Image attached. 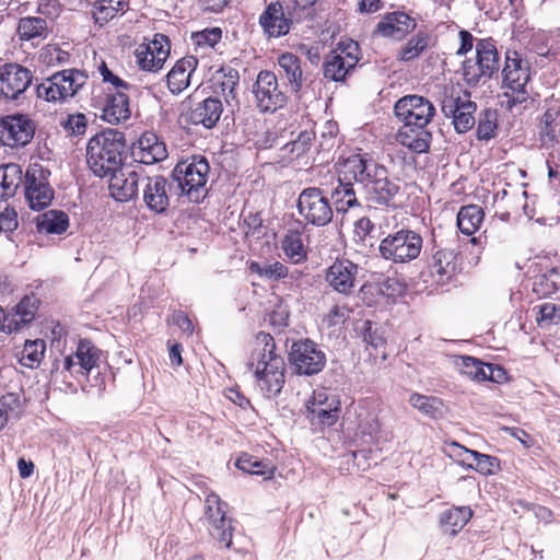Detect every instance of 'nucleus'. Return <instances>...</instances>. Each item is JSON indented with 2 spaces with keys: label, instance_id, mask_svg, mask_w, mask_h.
Listing matches in <instances>:
<instances>
[{
  "label": "nucleus",
  "instance_id": "f257e3e1",
  "mask_svg": "<svg viewBox=\"0 0 560 560\" xmlns=\"http://www.w3.org/2000/svg\"><path fill=\"white\" fill-rule=\"evenodd\" d=\"M355 185L368 201L376 206L398 208L402 202L401 187L390 180L387 168L368 153L350 155L340 165L329 192L337 212L359 206Z\"/></svg>",
  "mask_w": 560,
  "mask_h": 560
},
{
  "label": "nucleus",
  "instance_id": "f03ea898",
  "mask_svg": "<svg viewBox=\"0 0 560 560\" xmlns=\"http://www.w3.org/2000/svg\"><path fill=\"white\" fill-rule=\"evenodd\" d=\"M394 113L402 122L397 141L415 153L428 152L432 142V132L428 127L435 116L433 103L424 96L409 94L395 103Z\"/></svg>",
  "mask_w": 560,
  "mask_h": 560
},
{
  "label": "nucleus",
  "instance_id": "7ed1b4c3",
  "mask_svg": "<svg viewBox=\"0 0 560 560\" xmlns=\"http://www.w3.org/2000/svg\"><path fill=\"white\" fill-rule=\"evenodd\" d=\"M127 142L125 133L107 128L92 137L86 145V161L95 176L107 177L122 166Z\"/></svg>",
  "mask_w": 560,
  "mask_h": 560
},
{
  "label": "nucleus",
  "instance_id": "20e7f679",
  "mask_svg": "<svg viewBox=\"0 0 560 560\" xmlns=\"http://www.w3.org/2000/svg\"><path fill=\"white\" fill-rule=\"evenodd\" d=\"M277 345L273 337L260 331L256 336V348L248 362L255 369L260 389L269 398L280 393V358L276 354Z\"/></svg>",
  "mask_w": 560,
  "mask_h": 560
},
{
  "label": "nucleus",
  "instance_id": "39448f33",
  "mask_svg": "<svg viewBox=\"0 0 560 560\" xmlns=\"http://www.w3.org/2000/svg\"><path fill=\"white\" fill-rule=\"evenodd\" d=\"M209 170L205 156H192L190 162H179L171 174L174 195L186 196L189 201L199 202L205 196Z\"/></svg>",
  "mask_w": 560,
  "mask_h": 560
},
{
  "label": "nucleus",
  "instance_id": "423d86ee",
  "mask_svg": "<svg viewBox=\"0 0 560 560\" xmlns=\"http://www.w3.org/2000/svg\"><path fill=\"white\" fill-rule=\"evenodd\" d=\"M502 75L504 85L510 90L503 96L506 98V108L511 110L529 98L526 85L530 81V63L516 50H508Z\"/></svg>",
  "mask_w": 560,
  "mask_h": 560
},
{
  "label": "nucleus",
  "instance_id": "0eeeda50",
  "mask_svg": "<svg viewBox=\"0 0 560 560\" xmlns=\"http://www.w3.org/2000/svg\"><path fill=\"white\" fill-rule=\"evenodd\" d=\"M422 236L413 230L400 229L385 236L378 246L380 255L395 264H406L419 257Z\"/></svg>",
  "mask_w": 560,
  "mask_h": 560
},
{
  "label": "nucleus",
  "instance_id": "6e6552de",
  "mask_svg": "<svg viewBox=\"0 0 560 560\" xmlns=\"http://www.w3.org/2000/svg\"><path fill=\"white\" fill-rule=\"evenodd\" d=\"M500 69V55L492 38L478 40L476 60L463 62V75L469 85H477L481 79H490Z\"/></svg>",
  "mask_w": 560,
  "mask_h": 560
},
{
  "label": "nucleus",
  "instance_id": "1a4fd4ad",
  "mask_svg": "<svg viewBox=\"0 0 560 560\" xmlns=\"http://www.w3.org/2000/svg\"><path fill=\"white\" fill-rule=\"evenodd\" d=\"M101 351L88 339L79 341L74 354H69L62 361L55 360L51 366V375L61 374L66 378V373L71 376H86L97 366Z\"/></svg>",
  "mask_w": 560,
  "mask_h": 560
},
{
  "label": "nucleus",
  "instance_id": "9d476101",
  "mask_svg": "<svg viewBox=\"0 0 560 560\" xmlns=\"http://www.w3.org/2000/svg\"><path fill=\"white\" fill-rule=\"evenodd\" d=\"M329 190L318 187H308L301 191L296 207L304 219L316 226H324L332 220V208L327 196Z\"/></svg>",
  "mask_w": 560,
  "mask_h": 560
},
{
  "label": "nucleus",
  "instance_id": "9b49d317",
  "mask_svg": "<svg viewBox=\"0 0 560 560\" xmlns=\"http://www.w3.org/2000/svg\"><path fill=\"white\" fill-rule=\"evenodd\" d=\"M289 363L293 373L312 376L323 371L326 365V354L312 340L293 342L289 351Z\"/></svg>",
  "mask_w": 560,
  "mask_h": 560
},
{
  "label": "nucleus",
  "instance_id": "f8f14e48",
  "mask_svg": "<svg viewBox=\"0 0 560 560\" xmlns=\"http://www.w3.org/2000/svg\"><path fill=\"white\" fill-rule=\"evenodd\" d=\"M226 509L228 504L218 494L211 492L207 495L205 520L208 524V532L222 547L230 548L233 526L232 520L226 517Z\"/></svg>",
  "mask_w": 560,
  "mask_h": 560
},
{
  "label": "nucleus",
  "instance_id": "ddd939ff",
  "mask_svg": "<svg viewBox=\"0 0 560 560\" xmlns=\"http://www.w3.org/2000/svg\"><path fill=\"white\" fill-rule=\"evenodd\" d=\"M49 171L35 164L25 174V198L33 210L48 207L54 199V189L48 182Z\"/></svg>",
  "mask_w": 560,
  "mask_h": 560
},
{
  "label": "nucleus",
  "instance_id": "4468645a",
  "mask_svg": "<svg viewBox=\"0 0 560 560\" xmlns=\"http://www.w3.org/2000/svg\"><path fill=\"white\" fill-rule=\"evenodd\" d=\"M173 194L171 178L162 175L142 177V200L149 211L155 214L166 213Z\"/></svg>",
  "mask_w": 560,
  "mask_h": 560
},
{
  "label": "nucleus",
  "instance_id": "2eb2a0df",
  "mask_svg": "<svg viewBox=\"0 0 560 560\" xmlns=\"http://www.w3.org/2000/svg\"><path fill=\"white\" fill-rule=\"evenodd\" d=\"M33 82L30 69L14 62L0 67V98L5 101L20 100Z\"/></svg>",
  "mask_w": 560,
  "mask_h": 560
},
{
  "label": "nucleus",
  "instance_id": "dca6fc26",
  "mask_svg": "<svg viewBox=\"0 0 560 560\" xmlns=\"http://www.w3.org/2000/svg\"><path fill=\"white\" fill-rule=\"evenodd\" d=\"M35 122L26 115H9L0 121V142L15 148L28 144L35 135Z\"/></svg>",
  "mask_w": 560,
  "mask_h": 560
},
{
  "label": "nucleus",
  "instance_id": "f3484780",
  "mask_svg": "<svg viewBox=\"0 0 560 560\" xmlns=\"http://www.w3.org/2000/svg\"><path fill=\"white\" fill-rule=\"evenodd\" d=\"M477 105L470 101V95L464 97H446L442 103V112L446 117H452L453 125L458 133L469 131L476 124L475 113Z\"/></svg>",
  "mask_w": 560,
  "mask_h": 560
},
{
  "label": "nucleus",
  "instance_id": "a211bd4d",
  "mask_svg": "<svg viewBox=\"0 0 560 560\" xmlns=\"http://www.w3.org/2000/svg\"><path fill=\"white\" fill-rule=\"evenodd\" d=\"M284 260L291 264L304 262L307 258L305 224L300 220L290 221L282 236Z\"/></svg>",
  "mask_w": 560,
  "mask_h": 560
},
{
  "label": "nucleus",
  "instance_id": "6ab92c4d",
  "mask_svg": "<svg viewBox=\"0 0 560 560\" xmlns=\"http://www.w3.org/2000/svg\"><path fill=\"white\" fill-rule=\"evenodd\" d=\"M254 93L258 108L262 113L273 114L280 107V91L276 74L268 70L258 73L254 85Z\"/></svg>",
  "mask_w": 560,
  "mask_h": 560
},
{
  "label": "nucleus",
  "instance_id": "aec40b11",
  "mask_svg": "<svg viewBox=\"0 0 560 560\" xmlns=\"http://www.w3.org/2000/svg\"><path fill=\"white\" fill-rule=\"evenodd\" d=\"M110 195L118 201L125 202L133 199L139 192V183H142L141 170L122 168L109 174Z\"/></svg>",
  "mask_w": 560,
  "mask_h": 560
},
{
  "label": "nucleus",
  "instance_id": "412c9836",
  "mask_svg": "<svg viewBox=\"0 0 560 560\" xmlns=\"http://www.w3.org/2000/svg\"><path fill=\"white\" fill-rule=\"evenodd\" d=\"M131 154L135 162L152 165L165 160L167 158V150L165 143L160 140L158 135L145 131L139 138L138 142L133 144Z\"/></svg>",
  "mask_w": 560,
  "mask_h": 560
},
{
  "label": "nucleus",
  "instance_id": "4be33fe9",
  "mask_svg": "<svg viewBox=\"0 0 560 560\" xmlns=\"http://www.w3.org/2000/svg\"><path fill=\"white\" fill-rule=\"evenodd\" d=\"M432 282L438 285L448 283L458 271L457 254L453 249H438L428 262Z\"/></svg>",
  "mask_w": 560,
  "mask_h": 560
},
{
  "label": "nucleus",
  "instance_id": "5701e85b",
  "mask_svg": "<svg viewBox=\"0 0 560 560\" xmlns=\"http://www.w3.org/2000/svg\"><path fill=\"white\" fill-rule=\"evenodd\" d=\"M359 267L348 259H337L326 271V281L337 292L350 294L354 288Z\"/></svg>",
  "mask_w": 560,
  "mask_h": 560
},
{
  "label": "nucleus",
  "instance_id": "b1692460",
  "mask_svg": "<svg viewBox=\"0 0 560 560\" xmlns=\"http://www.w3.org/2000/svg\"><path fill=\"white\" fill-rule=\"evenodd\" d=\"M52 32L51 21L42 16L20 18L16 27V35L21 42H31L32 45H38L48 38Z\"/></svg>",
  "mask_w": 560,
  "mask_h": 560
},
{
  "label": "nucleus",
  "instance_id": "393cba45",
  "mask_svg": "<svg viewBox=\"0 0 560 560\" xmlns=\"http://www.w3.org/2000/svg\"><path fill=\"white\" fill-rule=\"evenodd\" d=\"M128 91L108 92L105 95L101 118L109 124H119L130 117Z\"/></svg>",
  "mask_w": 560,
  "mask_h": 560
},
{
  "label": "nucleus",
  "instance_id": "a878e982",
  "mask_svg": "<svg viewBox=\"0 0 560 560\" xmlns=\"http://www.w3.org/2000/svg\"><path fill=\"white\" fill-rule=\"evenodd\" d=\"M197 65L198 60L192 56L184 57L175 62L165 77L167 88L173 95L180 94L189 86L191 74Z\"/></svg>",
  "mask_w": 560,
  "mask_h": 560
},
{
  "label": "nucleus",
  "instance_id": "bb28decb",
  "mask_svg": "<svg viewBox=\"0 0 560 560\" xmlns=\"http://www.w3.org/2000/svg\"><path fill=\"white\" fill-rule=\"evenodd\" d=\"M223 113V105L218 97H207L196 104L189 113V121L192 125H201L207 129H212L219 121Z\"/></svg>",
  "mask_w": 560,
  "mask_h": 560
},
{
  "label": "nucleus",
  "instance_id": "cd10ccee",
  "mask_svg": "<svg viewBox=\"0 0 560 560\" xmlns=\"http://www.w3.org/2000/svg\"><path fill=\"white\" fill-rule=\"evenodd\" d=\"M416 22L407 13L395 11L386 14L377 24V32L385 37L401 39L413 31Z\"/></svg>",
  "mask_w": 560,
  "mask_h": 560
},
{
  "label": "nucleus",
  "instance_id": "c85d7f7f",
  "mask_svg": "<svg viewBox=\"0 0 560 560\" xmlns=\"http://www.w3.org/2000/svg\"><path fill=\"white\" fill-rule=\"evenodd\" d=\"M453 446L457 450V457H460L463 454H468L476 462L475 464H467L466 469L475 470L483 476L494 475L500 470V460L495 456L469 450L455 442Z\"/></svg>",
  "mask_w": 560,
  "mask_h": 560
},
{
  "label": "nucleus",
  "instance_id": "c756f323",
  "mask_svg": "<svg viewBox=\"0 0 560 560\" xmlns=\"http://www.w3.org/2000/svg\"><path fill=\"white\" fill-rule=\"evenodd\" d=\"M355 68V61L350 57L349 60H343L337 50L330 51L324 60L323 73L325 79L334 82H342Z\"/></svg>",
  "mask_w": 560,
  "mask_h": 560
},
{
  "label": "nucleus",
  "instance_id": "7c9ffc66",
  "mask_svg": "<svg viewBox=\"0 0 560 560\" xmlns=\"http://www.w3.org/2000/svg\"><path fill=\"white\" fill-rule=\"evenodd\" d=\"M39 300L34 295H25L15 306V315L7 325L8 331H18L22 326L30 324L36 316Z\"/></svg>",
  "mask_w": 560,
  "mask_h": 560
},
{
  "label": "nucleus",
  "instance_id": "2f4dec72",
  "mask_svg": "<svg viewBox=\"0 0 560 560\" xmlns=\"http://www.w3.org/2000/svg\"><path fill=\"white\" fill-rule=\"evenodd\" d=\"M23 182V172L19 164L9 163L0 166V201L13 197Z\"/></svg>",
  "mask_w": 560,
  "mask_h": 560
},
{
  "label": "nucleus",
  "instance_id": "473e14b6",
  "mask_svg": "<svg viewBox=\"0 0 560 560\" xmlns=\"http://www.w3.org/2000/svg\"><path fill=\"white\" fill-rule=\"evenodd\" d=\"M314 137V132L308 129H303L299 132L291 130L290 140L282 145V152H285V155H282V160L287 159L291 162L303 156L308 151Z\"/></svg>",
  "mask_w": 560,
  "mask_h": 560
},
{
  "label": "nucleus",
  "instance_id": "72a5a7b5",
  "mask_svg": "<svg viewBox=\"0 0 560 560\" xmlns=\"http://www.w3.org/2000/svg\"><path fill=\"white\" fill-rule=\"evenodd\" d=\"M69 228V217L61 210H48L36 218L39 233L62 234Z\"/></svg>",
  "mask_w": 560,
  "mask_h": 560
},
{
  "label": "nucleus",
  "instance_id": "f704fd0d",
  "mask_svg": "<svg viewBox=\"0 0 560 560\" xmlns=\"http://www.w3.org/2000/svg\"><path fill=\"white\" fill-rule=\"evenodd\" d=\"M472 511L469 506H454L444 511L440 516V524L445 532L456 535L471 518Z\"/></svg>",
  "mask_w": 560,
  "mask_h": 560
},
{
  "label": "nucleus",
  "instance_id": "c9c22d12",
  "mask_svg": "<svg viewBox=\"0 0 560 560\" xmlns=\"http://www.w3.org/2000/svg\"><path fill=\"white\" fill-rule=\"evenodd\" d=\"M485 212L478 205H467L459 209L457 226L463 234L472 235L483 221Z\"/></svg>",
  "mask_w": 560,
  "mask_h": 560
},
{
  "label": "nucleus",
  "instance_id": "e433bc0d",
  "mask_svg": "<svg viewBox=\"0 0 560 560\" xmlns=\"http://www.w3.org/2000/svg\"><path fill=\"white\" fill-rule=\"evenodd\" d=\"M89 75L84 70L79 69H65L55 73V80L62 84L67 90L65 93L66 98L73 97L78 91L83 88L88 82Z\"/></svg>",
  "mask_w": 560,
  "mask_h": 560
},
{
  "label": "nucleus",
  "instance_id": "4c0bfd02",
  "mask_svg": "<svg viewBox=\"0 0 560 560\" xmlns=\"http://www.w3.org/2000/svg\"><path fill=\"white\" fill-rule=\"evenodd\" d=\"M264 35L267 38L280 37V0L270 2L258 20Z\"/></svg>",
  "mask_w": 560,
  "mask_h": 560
},
{
  "label": "nucleus",
  "instance_id": "58836bf2",
  "mask_svg": "<svg viewBox=\"0 0 560 560\" xmlns=\"http://www.w3.org/2000/svg\"><path fill=\"white\" fill-rule=\"evenodd\" d=\"M533 291L541 298L550 296L560 291V268L553 267L535 277Z\"/></svg>",
  "mask_w": 560,
  "mask_h": 560
},
{
  "label": "nucleus",
  "instance_id": "ea45409f",
  "mask_svg": "<svg viewBox=\"0 0 560 560\" xmlns=\"http://www.w3.org/2000/svg\"><path fill=\"white\" fill-rule=\"evenodd\" d=\"M127 7V0H95L93 16L96 23L103 25L114 19L118 12H124Z\"/></svg>",
  "mask_w": 560,
  "mask_h": 560
},
{
  "label": "nucleus",
  "instance_id": "a19ab883",
  "mask_svg": "<svg viewBox=\"0 0 560 560\" xmlns=\"http://www.w3.org/2000/svg\"><path fill=\"white\" fill-rule=\"evenodd\" d=\"M409 402L413 408L418 409L425 416L431 418L442 416L443 402L438 397L413 393L409 398Z\"/></svg>",
  "mask_w": 560,
  "mask_h": 560
},
{
  "label": "nucleus",
  "instance_id": "79ce46f5",
  "mask_svg": "<svg viewBox=\"0 0 560 560\" xmlns=\"http://www.w3.org/2000/svg\"><path fill=\"white\" fill-rule=\"evenodd\" d=\"M498 128V113L486 108L479 113L476 136L478 140L488 141L495 137Z\"/></svg>",
  "mask_w": 560,
  "mask_h": 560
},
{
  "label": "nucleus",
  "instance_id": "37998d69",
  "mask_svg": "<svg viewBox=\"0 0 560 560\" xmlns=\"http://www.w3.org/2000/svg\"><path fill=\"white\" fill-rule=\"evenodd\" d=\"M532 311L540 328H549L560 322V304L544 302L535 305Z\"/></svg>",
  "mask_w": 560,
  "mask_h": 560
},
{
  "label": "nucleus",
  "instance_id": "c03bdc74",
  "mask_svg": "<svg viewBox=\"0 0 560 560\" xmlns=\"http://www.w3.org/2000/svg\"><path fill=\"white\" fill-rule=\"evenodd\" d=\"M311 421L326 427L334 425L339 418V401L331 399L327 407H307Z\"/></svg>",
  "mask_w": 560,
  "mask_h": 560
},
{
  "label": "nucleus",
  "instance_id": "a18cd8bd",
  "mask_svg": "<svg viewBox=\"0 0 560 560\" xmlns=\"http://www.w3.org/2000/svg\"><path fill=\"white\" fill-rule=\"evenodd\" d=\"M282 70L285 71L291 90L298 93L303 81L300 59L291 52L282 54Z\"/></svg>",
  "mask_w": 560,
  "mask_h": 560
},
{
  "label": "nucleus",
  "instance_id": "49530a36",
  "mask_svg": "<svg viewBox=\"0 0 560 560\" xmlns=\"http://www.w3.org/2000/svg\"><path fill=\"white\" fill-rule=\"evenodd\" d=\"M486 365L487 363H483L479 359L468 355L459 357L457 362L460 374L476 382L486 381Z\"/></svg>",
  "mask_w": 560,
  "mask_h": 560
},
{
  "label": "nucleus",
  "instance_id": "de8ad7c7",
  "mask_svg": "<svg viewBox=\"0 0 560 560\" xmlns=\"http://www.w3.org/2000/svg\"><path fill=\"white\" fill-rule=\"evenodd\" d=\"M236 467L250 475L264 476L265 480L269 479L276 470L275 466H270L268 463L258 460L247 454L242 455L237 459Z\"/></svg>",
  "mask_w": 560,
  "mask_h": 560
},
{
  "label": "nucleus",
  "instance_id": "09e8293b",
  "mask_svg": "<svg viewBox=\"0 0 560 560\" xmlns=\"http://www.w3.org/2000/svg\"><path fill=\"white\" fill-rule=\"evenodd\" d=\"M67 90L62 84H59L55 80V73L49 78L45 79L42 83L36 86V94L38 98L47 102H57L67 100L65 93Z\"/></svg>",
  "mask_w": 560,
  "mask_h": 560
},
{
  "label": "nucleus",
  "instance_id": "8fccbe9b",
  "mask_svg": "<svg viewBox=\"0 0 560 560\" xmlns=\"http://www.w3.org/2000/svg\"><path fill=\"white\" fill-rule=\"evenodd\" d=\"M140 48L147 50V54H154L156 56V65H159V62L162 60L166 61L170 57L171 42L166 35L156 33L147 45H142Z\"/></svg>",
  "mask_w": 560,
  "mask_h": 560
},
{
  "label": "nucleus",
  "instance_id": "3c124183",
  "mask_svg": "<svg viewBox=\"0 0 560 560\" xmlns=\"http://www.w3.org/2000/svg\"><path fill=\"white\" fill-rule=\"evenodd\" d=\"M428 35L417 33L412 36L400 50V59L409 61L417 58L428 47Z\"/></svg>",
  "mask_w": 560,
  "mask_h": 560
},
{
  "label": "nucleus",
  "instance_id": "603ef678",
  "mask_svg": "<svg viewBox=\"0 0 560 560\" xmlns=\"http://www.w3.org/2000/svg\"><path fill=\"white\" fill-rule=\"evenodd\" d=\"M44 351L45 342L43 340H27L22 351L21 361L25 366L33 368L42 361Z\"/></svg>",
  "mask_w": 560,
  "mask_h": 560
},
{
  "label": "nucleus",
  "instance_id": "864d4df0",
  "mask_svg": "<svg viewBox=\"0 0 560 560\" xmlns=\"http://www.w3.org/2000/svg\"><path fill=\"white\" fill-rule=\"evenodd\" d=\"M136 59L139 68L149 72L160 71L165 63V61L162 60L156 65V56L154 54H147V50L140 47L136 50Z\"/></svg>",
  "mask_w": 560,
  "mask_h": 560
},
{
  "label": "nucleus",
  "instance_id": "5fc2aeb1",
  "mask_svg": "<svg viewBox=\"0 0 560 560\" xmlns=\"http://www.w3.org/2000/svg\"><path fill=\"white\" fill-rule=\"evenodd\" d=\"M98 72L102 75V80L104 83H109L113 85L115 92L119 91H129L131 85L113 73L112 70L107 67L105 61H102L98 66Z\"/></svg>",
  "mask_w": 560,
  "mask_h": 560
},
{
  "label": "nucleus",
  "instance_id": "6e6d98bb",
  "mask_svg": "<svg viewBox=\"0 0 560 560\" xmlns=\"http://www.w3.org/2000/svg\"><path fill=\"white\" fill-rule=\"evenodd\" d=\"M88 119L83 114L68 115L67 119L61 122L63 129L74 136L83 135L86 130Z\"/></svg>",
  "mask_w": 560,
  "mask_h": 560
},
{
  "label": "nucleus",
  "instance_id": "4d7b16f0",
  "mask_svg": "<svg viewBox=\"0 0 560 560\" xmlns=\"http://www.w3.org/2000/svg\"><path fill=\"white\" fill-rule=\"evenodd\" d=\"M224 80L219 83L221 93L228 98L229 96L235 97L234 89L238 84L240 75L235 69H222Z\"/></svg>",
  "mask_w": 560,
  "mask_h": 560
},
{
  "label": "nucleus",
  "instance_id": "13d9d810",
  "mask_svg": "<svg viewBox=\"0 0 560 560\" xmlns=\"http://www.w3.org/2000/svg\"><path fill=\"white\" fill-rule=\"evenodd\" d=\"M222 37V31L219 27L206 28L196 34L198 45H208L214 47Z\"/></svg>",
  "mask_w": 560,
  "mask_h": 560
},
{
  "label": "nucleus",
  "instance_id": "bf43d9fd",
  "mask_svg": "<svg viewBox=\"0 0 560 560\" xmlns=\"http://www.w3.org/2000/svg\"><path fill=\"white\" fill-rule=\"evenodd\" d=\"M337 54L343 59L349 60L350 57L355 61V66L358 65L360 58L358 57L359 45L354 40L341 42L338 44V48L336 49Z\"/></svg>",
  "mask_w": 560,
  "mask_h": 560
},
{
  "label": "nucleus",
  "instance_id": "052dcab7",
  "mask_svg": "<svg viewBox=\"0 0 560 560\" xmlns=\"http://www.w3.org/2000/svg\"><path fill=\"white\" fill-rule=\"evenodd\" d=\"M18 214L14 209L5 208L0 212V231L12 232L18 228Z\"/></svg>",
  "mask_w": 560,
  "mask_h": 560
},
{
  "label": "nucleus",
  "instance_id": "680f3d73",
  "mask_svg": "<svg viewBox=\"0 0 560 560\" xmlns=\"http://www.w3.org/2000/svg\"><path fill=\"white\" fill-rule=\"evenodd\" d=\"M44 60L47 63H57L62 65L66 63L69 59V54L67 51L61 50L56 46H48L44 51Z\"/></svg>",
  "mask_w": 560,
  "mask_h": 560
},
{
  "label": "nucleus",
  "instance_id": "e2e57ef3",
  "mask_svg": "<svg viewBox=\"0 0 560 560\" xmlns=\"http://www.w3.org/2000/svg\"><path fill=\"white\" fill-rule=\"evenodd\" d=\"M486 371V381L500 384L506 380V371L498 364L487 363Z\"/></svg>",
  "mask_w": 560,
  "mask_h": 560
},
{
  "label": "nucleus",
  "instance_id": "0e129e2a",
  "mask_svg": "<svg viewBox=\"0 0 560 560\" xmlns=\"http://www.w3.org/2000/svg\"><path fill=\"white\" fill-rule=\"evenodd\" d=\"M364 326V341L374 349L382 347L385 343V340L381 335L377 334L376 330H372V323L368 320L365 322Z\"/></svg>",
  "mask_w": 560,
  "mask_h": 560
},
{
  "label": "nucleus",
  "instance_id": "69168bd1",
  "mask_svg": "<svg viewBox=\"0 0 560 560\" xmlns=\"http://www.w3.org/2000/svg\"><path fill=\"white\" fill-rule=\"evenodd\" d=\"M172 322L176 325L182 331L187 334H192L194 326L190 318L182 311L174 312L172 314Z\"/></svg>",
  "mask_w": 560,
  "mask_h": 560
},
{
  "label": "nucleus",
  "instance_id": "338daca9",
  "mask_svg": "<svg viewBox=\"0 0 560 560\" xmlns=\"http://www.w3.org/2000/svg\"><path fill=\"white\" fill-rule=\"evenodd\" d=\"M250 269L253 271H257L258 273L264 275L267 278L272 279L275 281L280 280V264L279 262H275L273 265H271L265 269H261L257 262H252Z\"/></svg>",
  "mask_w": 560,
  "mask_h": 560
},
{
  "label": "nucleus",
  "instance_id": "774afa93",
  "mask_svg": "<svg viewBox=\"0 0 560 560\" xmlns=\"http://www.w3.org/2000/svg\"><path fill=\"white\" fill-rule=\"evenodd\" d=\"M459 38H460V46L457 49L456 54L458 56H463L472 49L474 36L468 31L462 30V31H459Z\"/></svg>",
  "mask_w": 560,
  "mask_h": 560
}]
</instances>
